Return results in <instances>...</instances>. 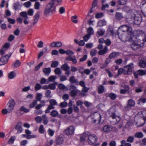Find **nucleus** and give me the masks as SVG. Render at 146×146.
Here are the masks:
<instances>
[{"mask_svg":"<svg viewBox=\"0 0 146 146\" xmlns=\"http://www.w3.org/2000/svg\"><path fill=\"white\" fill-rule=\"evenodd\" d=\"M70 82L71 83H78V81L76 79L74 76H71L69 79Z\"/></svg>","mask_w":146,"mask_h":146,"instance_id":"26","label":"nucleus"},{"mask_svg":"<svg viewBox=\"0 0 146 146\" xmlns=\"http://www.w3.org/2000/svg\"><path fill=\"white\" fill-rule=\"evenodd\" d=\"M104 88L103 86L101 85L98 88V91L99 94H101L104 92Z\"/></svg>","mask_w":146,"mask_h":146,"instance_id":"32","label":"nucleus"},{"mask_svg":"<svg viewBox=\"0 0 146 146\" xmlns=\"http://www.w3.org/2000/svg\"><path fill=\"white\" fill-rule=\"evenodd\" d=\"M56 143L58 145H60L64 141V139L62 137L59 136L56 139Z\"/></svg>","mask_w":146,"mask_h":146,"instance_id":"20","label":"nucleus"},{"mask_svg":"<svg viewBox=\"0 0 146 146\" xmlns=\"http://www.w3.org/2000/svg\"><path fill=\"white\" fill-rule=\"evenodd\" d=\"M72 88H73V90L71 91L70 95L72 97H74L76 96L77 94V92L76 90L75 89L76 88L75 86L71 85L70 86V90H71Z\"/></svg>","mask_w":146,"mask_h":146,"instance_id":"14","label":"nucleus"},{"mask_svg":"<svg viewBox=\"0 0 146 146\" xmlns=\"http://www.w3.org/2000/svg\"><path fill=\"white\" fill-rule=\"evenodd\" d=\"M134 140V137L133 136H130L128 137L126 141L128 142L132 143L133 142Z\"/></svg>","mask_w":146,"mask_h":146,"instance_id":"52","label":"nucleus"},{"mask_svg":"<svg viewBox=\"0 0 146 146\" xmlns=\"http://www.w3.org/2000/svg\"><path fill=\"white\" fill-rule=\"evenodd\" d=\"M16 139L15 137H12L9 140L8 143L10 144H12Z\"/></svg>","mask_w":146,"mask_h":146,"instance_id":"51","label":"nucleus"},{"mask_svg":"<svg viewBox=\"0 0 146 146\" xmlns=\"http://www.w3.org/2000/svg\"><path fill=\"white\" fill-rule=\"evenodd\" d=\"M137 73L139 75L143 76L146 75V71L143 70H139L137 71Z\"/></svg>","mask_w":146,"mask_h":146,"instance_id":"42","label":"nucleus"},{"mask_svg":"<svg viewBox=\"0 0 146 146\" xmlns=\"http://www.w3.org/2000/svg\"><path fill=\"white\" fill-rule=\"evenodd\" d=\"M50 104L54 106L57 105V102L54 99H51L49 101Z\"/></svg>","mask_w":146,"mask_h":146,"instance_id":"62","label":"nucleus"},{"mask_svg":"<svg viewBox=\"0 0 146 146\" xmlns=\"http://www.w3.org/2000/svg\"><path fill=\"white\" fill-rule=\"evenodd\" d=\"M98 140L97 137L95 134L90 133L87 141L90 145L96 146L100 144L99 143H97Z\"/></svg>","mask_w":146,"mask_h":146,"instance_id":"3","label":"nucleus"},{"mask_svg":"<svg viewBox=\"0 0 146 146\" xmlns=\"http://www.w3.org/2000/svg\"><path fill=\"white\" fill-rule=\"evenodd\" d=\"M78 17L76 15H74L72 17L71 20L72 22L75 23H78V21L76 20Z\"/></svg>","mask_w":146,"mask_h":146,"instance_id":"50","label":"nucleus"},{"mask_svg":"<svg viewBox=\"0 0 146 146\" xmlns=\"http://www.w3.org/2000/svg\"><path fill=\"white\" fill-rule=\"evenodd\" d=\"M20 110L24 112L27 113L29 111V110L26 108L24 106H22L20 108Z\"/></svg>","mask_w":146,"mask_h":146,"instance_id":"40","label":"nucleus"},{"mask_svg":"<svg viewBox=\"0 0 146 146\" xmlns=\"http://www.w3.org/2000/svg\"><path fill=\"white\" fill-rule=\"evenodd\" d=\"M60 76V80L61 82H63L66 80L67 79V78L65 76L62 75Z\"/></svg>","mask_w":146,"mask_h":146,"instance_id":"56","label":"nucleus"},{"mask_svg":"<svg viewBox=\"0 0 146 146\" xmlns=\"http://www.w3.org/2000/svg\"><path fill=\"white\" fill-rule=\"evenodd\" d=\"M66 54L67 55L70 56L74 54L73 51L70 50H68L66 51Z\"/></svg>","mask_w":146,"mask_h":146,"instance_id":"59","label":"nucleus"},{"mask_svg":"<svg viewBox=\"0 0 146 146\" xmlns=\"http://www.w3.org/2000/svg\"><path fill=\"white\" fill-rule=\"evenodd\" d=\"M135 104V102L132 99L129 100L127 102V106L125 107V110H128L129 108L133 107Z\"/></svg>","mask_w":146,"mask_h":146,"instance_id":"10","label":"nucleus"},{"mask_svg":"<svg viewBox=\"0 0 146 146\" xmlns=\"http://www.w3.org/2000/svg\"><path fill=\"white\" fill-rule=\"evenodd\" d=\"M106 25V22L104 20H100L98 23L97 26L99 27H102Z\"/></svg>","mask_w":146,"mask_h":146,"instance_id":"23","label":"nucleus"},{"mask_svg":"<svg viewBox=\"0 0 146 146\" xmlns=\"http://www.w3.org/2000/svg\"><path fill=\"white\" fill-rule=\"evenodd\" d=\"M66 60L67 61H72L74 64H75L77 62L75 56H69L66 58Z\"/></svg>","mask_w":146,"mask_h":146,"instance_id":"16","label":"nucleus"},{"mask_svg":"<svg viewBox=\"0 0 146 146\" xmlns=\"http://www.w3.org/2000/svg\"><path fill=\"white\" fill-rule=\"evenodd\" d=\"M57 78V77L55 76H51L49 77L48 79V83L50 82H53Z\"/></svg>","mask_w":146,"mask_h":146,"instance_id":"30","label":"nucleus"},{"mask_svg":"<svg viewBox=\"0 0 146 146\" xmlns=\"http://www.w3.org/2000/svg\"><path fill=\"white\" fill-rule=\"evenodd\" d=\"M16 75V73L14 71L11 72L9 73L8 75L9 78L11 79H13L15 76Z\"/></svg>","mask_w":146,"mask_h":146,"instance_id":"28","label":"nucleus"},{"mask_svg":"<svg viewBox=\"0 0 146 146\" xmlns=\"http://www.w3.org/2000/svg\"><path fill=\"white\" fill-rule=\"evenodd\" d=\"M21 64V62L19 60H17L15 63L14 64V66L15 68H17L19 67Z\"/></svg>","mask_w":146,"mask_h":146,"instance_id":"58","label":"nucleus"},{"mask_svg":"<svg viewBox=\"0 0 146 146\" xmlns=\"http://www.w3.org/2000/svg\"><path fill=\"white\" fill-rule=\"evenodd\" d=\"M22 124V123L21 122H19L15 126V129L18 130L17 133H21L23 130V129L21 127Z\"/></svg>","mask_w":146,"mask_h":146,"instance_id":"13","label":"nucleus"},{"mask_svg":"<svg viewBox=\"0 0 146 146\" xmlns=\"http://www.w3.org/2000/svg\"><path fill=\"white\" fill-rule=\"evenodd\" d=\"M47 132L48 135L50 136H52L54 134L55 131L49 128L48 129Z\"/></svg>","mask_w":146,"mask_h":146,"instance_id":"43","label":"nucleus"},{"mask_svg":"<svg viewBox=\"0 0 146 146\" xmlns=\"http://www.w3.org/2000/svg\"><path fill=\"white\" fill-rule=\"evenodd\" d=\"M90 88H87L85 86L83 87L82 90V92L81 93V96H84L86 95V93L88 92Z\"/></svg>","mask_w":146,"mask_h":146,"instance_id":"19","label":"nucleus"},{"mask_svg":"<svg viewBox=\"0 0 146 146\" xmlns=\"http://www.w3.org/2000/svg\"><path fill=\"white\" fill-rule=\"evenodd\" d=\"M139 65L140 67L144 68L146 67V60L145 59H141L139 62Z\"/></svg>","mask_w":146,"mask_h":146,"instance_id":"17","label":"nucleus"},{"mask_svg":"<svg viewBox=\"0 0 146 146\" xmlns=\"http://www.w3.org/2000/svg\"><path fill=\"white\" fill-rule=\"evenodd\" d=\"M61 68V70L66 71L70 70V67L67 63H65L62 65Z\"/></svg>","mask_w":146,"mask_h":146,"instance_id":"21","label":"nucleus"},{"mask_svg":"<svg viewBox=\"0 0 146 146\" xmlns=\"http://www.w3.org/2000/svg\"><path fill=\"white\" fill-rule=\"evenodd\" d=\"M58 112L55 110L52 111L50 113L51 116L53 117H56L58 115Z\"/></svg>","mask_w":146,"mask_h":146,"instance_id":"44","label":"nucleus"},{"mask_svg":"<svg viewBox=\"0 0 146 146\" xmlns=\"http://www.w3.org/2000/svg\"><path fill=\"white\" fill-rule=\"evenodd\" d=\"M9 57L7 55H5L1 57L0 59V66L4 65L6 63L8 60Z\"/></svg>","mask_w":146,"mask_h":146,"instance_id":"11","label":"nucleus"},{"mask_svg":"<svg viewBox=\"0 0 146 146\" xmlns=\"http://www.w3.org/2000/svg\"><path fill=\"white\" fill-rule=\"evenodd\" d=\"M141 19L140 15H135L134 17L135 24L137 25H139L141 21Z\"/></svg>","mask_w":146,"mask_h":146,"instance_id":"9","label":"nucleus"},{"mask_svg":"<svg viewBox=\"0 0 146 146\" xmlns=\"http://www.w3.org/2000/svg\"><path fill=\"white\" fill-rule=\"evenodd\" d=\"M146 102V98H140L137 101V103L138 104H140L141 103H145Z\"/></svg>","mask_w":146,"mask_h":146,"instance_id":"35","label":"nucleus"},{"mask_svg":"<svg viewBox=\"0 0 146 146\" xmlns=\"http://www.w3.org/2000/svg\"><path fill=\"white\" fill-rule=\"evenodd\" d=\"M142 117L144 120H146V110H143L141 112Z\"/></svg>","mask_w":146,"mask_h":146,"instance_id":"63","label":"nucleus"},{"mask_svg":"<svg viewBox=\"0 0 146 146\" xmlns=\"http://www.w3.org/2000/svg\"><path fill=\"white\" fill-rule=\"evenodd\" d=\"M56 11V7L54 3L51 1L46 6L44 11V14L45 15H49L50 13H53Z\"/></svg>","mask_w":146,"mask_h":146,"instance_id":"2","label":"nucleus"},{"mask_svg":"<svg viewBox=\"0 0 146 146\" xmlns=\"http://www.w3.org/2000/svg\"><path fill=\"white\" fill-rule=\"evenodd\" d=\"M115 107H112L110 108L108 110L109 114L112 118L115 117Z\"/></svg>","mask_w":146,"mask_h":146,"instance_id":"12","label":"nucleus"},{"mask_svg":"<svg viewBox=\"0 0 146 146\" xmlns=\"http://www.w3.org/2000/svg\"><path fill=\"white\" fill-rule=\"evenodd\" d=\"M121 143L122 144H123L124 146H131V144L126 143V141L125 140H123L121 141Z\"/></svg>","mask_w":146,"mask_h":146,"instance_id":"61","label":"nucleus"},{"mask_svg":"<svg viewBox=\"0 0 146 146\" xmlns=\"http://www.w3.org/2000/svg\"><path fill=\"white\" fill-rule=\"evenodd\" d=\"M116 18L118 20H120L123 18V16L122 14L119 12L116 13L115 15Z\"/></svg>","mask_w":146,"mask_h":146,"instance_id":"36","label":"nucleus"},{"mask_svg":"<svg viewBox=\"0 0 146 146\" xmlns=\"http://www.w3.org/2000/svg\"><path fill=\"white\" fill-rule=\"evenodd\" d=\"M49 89L53 90L55 89L56 86L54 84H51L48 85Z\"/></svg>","mask_w":146,"mask_h":146,"instance_id":"60","label":"nucleus"},{"mask_svg":"<svg viewBox=\"0 0 146 146\" xmlns=\"http://www.w3.org/2000/svg\"><path fill=\"white\" fill-rule=\"evenodd\" d=\"M90 133L88 131H86L83 133L82 135H81L80 137L81 140L82 141H84L85 140L87 137H88V138Z\"/></svg>","mask_w":146,"mask_h":146,"instance_id":"15","label":"nucleus"},{"mask_svg":"<svg viewBox=\"0 0 146 146\" xmlns=\"http://www.w3.org/2000/svg\"><path fill=\"white\" fill-rule=\"evenodd\" d=\"M54 72L58 76H60L62 74V72L60 70V68H57L54 70Z\"/></svg>","mask_w":146,"mask_h":146,"instance_id":"41","label":"nucleus"},{"mask_svg":"<svg viewBox=\"0 0 146 146\" xmlns=\"http://www.w3.org/2000/svg\"><path fill=\"white\" fill-rule=\"evenodd\" d=\"M97 50L95 49L92 50L90 52V55L92 56H95L97 53Z\"/></svg>","mask_w":146,"mask_h":146,"instance_id":"54","label":"nucleus"},{"mask_svg":"<svg viewBox=\"0 0 146 146\" xmlns=\"http://www.w3.org/2000/svg\"><path fill=\"white\" fill-rule=\"evenodd\" d=\"M40 83L41 84H47L48 83V80H47L44 78H42L40 80Z\"/></svg>","mask_w":146,"mask_h":146,"instance_id":"57","label":"nucleus"},{"mask_svg":"<svg viewBox=\"0 0 146 146\" xmlns=\"http://www.w3.org/2000/svg\"><path fill=\"white\" fill-rule=\"evenodd\" d=\"M37 100H34L33 101L32 103L29 104V107L30 108H33L37 104Z\"/></svg>","mask_w":146,"mask_h":146,"instance_id":"48","label":"nucleus"},{"mask_svg":"<svg viewBox=\"0 0 146 146\" xmlns=\"http://www.w3.org/2000/svg\"><path fill=\"white\" fill-rule=\"evenodd\" d=\"M35 119L36 122L38 123H40L42 120V117L39 116L36 117Z\"/></svg>","mask_w":146,"mask_h":146,"instance_id":"49","label":"nucleus"},{"mask_svg":"<svg viewBox=\"0 0 146 146\" xmlns=\"http://www.w3.org/2000/svg\"><path fill=\"white\" fill-rule=\"evenodd\" d=\"M91 117L92 119H94V123H96L97 121H98V123H99L101 121V116L98 113L95 112L92 113Z\"/></svg>","mask_w":146,"mask_h":146,"instance_id":"4","label":"nucleus"},{"mask_svg":"<svg viewBox=\"0 0 146 146\" xmlns=\"http://www.w3.org/2000/svg\"><path fill=\"white\" fill-rule=\"evenodd\" d=\"M41 88V85L38 83H37L35 87V90L37 91L40 90Z\"/></svg>","mask_w":146,"mask_h":146,"instance_id":"64","label":"nucleus"},{"mask_svg":"<svg viewBox=\"0 0 146 146\" xmlns=\"http://www.w3.org/2000/svg\"><path fill=\"white\" fill-rule=\"evenodd\" d=\"M135 137L138 138H142L143 136V133L141 132H138L136 133L134 135Z\"/></svg>","mask_w":146,"mask_h":146,"instance_id":"31","label":"nucleus"},{"mask_svg":"<svg viewBox=\"0 0 146 146\" xmlns=\"http://www.w3.org/2000/svg\"><path fill=\"white\" fill-rule=\"evenodd\" d=\"M34 22L33 23V25H35L38 21L39 18V12H37L34 17Z\"/></svg>","mask_w":146,"mask_h":146,"instance_id":"24","label":"nucleus"},{"mask_svg":"<svg viewBox=\"0 0 146 146\" xmlns=\"http://www.w3.org/2000/svg\"><path fill=\"white\" fill-rule=\"evenodd\" d=\"M140 7L142 9H146V1H142L141 3Z\"/></svg>","mask_w":146,"mask_h":146,"instance_id":"33","label":"nucleus"},{"mask_svg":"<svg viewBox=\"0 0 146 146\" xmlns=\"http://www.w3.org/2000/svg\"><path fill=\"white\" fill-rule=\"evenodd\" d=\"M87 34L90 36L93 35L94 33V30L93 28L91 27H90L87 29Z\"/></svg>","mask_w":146,"mask_h":146,"instance_id":"25","label":"nucleus"},{"mask_svg":"<svg viewBox=\"0 0 146 146\" xmlns=\"http://www.w3.org/2000/svg\"><path fill=\"white\" fill-rule=\"evenodd\" d=\"M105 32V31L104 29H98L97 31V33L100 36L103 35Z\"/></svg>","mask_w":146,"mask_h":146,"instance_id":"34","label":"nucleus"},{"mask_svg":"<svg viewBox=\"0 0 146 146\" xmlns=\"http://www.w3.org/2000/svg\"><path fill=\"white\" fill-rule=\"evenodd\" d=\"M40 4L38 2H36L34 5V8L35 9L38 10L40 9Z\"/></svg>","mask_w":146,"mask_h":146,"instance_id":"53","label":"nucleus"},{"mask_svg":"<svg viewBox=\"0 0 146 146\" xmlns=\"http://www.w3.org/2000/svg\"><path fill=\"white\" fill-rule=\"evenodd\" d=\"M119 55L118 53L116 52H113L110 54L109 56V58L112 59V58L117 57Z\"/></svg>","mask_w":146,"mask_h":146,"instance_id":"29","label":"nucleus"},{"mask_svg":"<svg viewBox=\"0 0 146 146\" xmlns=\"http://www.w3.org/2000/svg\"><path fill=\"white\" fill-rule=\"evenodd\" d=\"M42 70L46 75L48 76L51 72V70L50 67L45 68H43Z\"/></svg>","mask_w":146,"mask_h":146,"instance_id":"22","label":"nucleus"},{"mask_svg":"<svg viewBox=\"0 0 146 146\" xmlns=\"http://www.w3.org/2000/svg\"><path fill=\"white\" fill-rule=\"evenodd\" d=\"M13 6L15 10H18L19 6V2H17L14 3L13 4Z\"/></svg>","mask_w":146,"mask_h":146,"instance_id":"46","label":"nucleus"},{"mask_svg":"<svg viewBox=\"0 0 146 146\" xmlns=\"http://www.w3.org/2000/svg\"><path fill=\"white\" fill-rule=\"evenodd\" d=\"M113 127L110 125H106L103 128V131L107 133H110L113 130Z\"/></svg>","mask_w":146,"mask_h":146,"instance_id":"8","label":"nucleus"},{"mask_svg":"<svg viewBox=\"0 0 146 146\" xmlns=\"http://www.w3.org/2000/svg\"><path fill=\"white\" fill-rule=\"evenodd\" d=\"M38 131L39 133L41 134H43L44 133V126L42 125H40Z\"/></svg>","mask_w":146,"mask_h":146,"instance_id":"45","label":"nucleus"},{"mask_svg":"<svg viewBox=\"0 0 146 146\" xmlns=\"http://www.w3.org/2000/svg\"><path fill=\"white\" fill-rule=\"evenodd\" d=\"M42 94L41 93H38L36 94V99L37 101H40L41 99L42 98Z\"/></svg>","mask_w":146,"mask_h":146,"instance_id":"39","label":"nucleus"},{"mask_svg":"<svg viewBox=\"0 0 146 146\" xmlns=\"http://www.w3.org/2000/svg\"><path fill=\"white\" fill-rule=\"evenodd\" d=\"M133 64L131 63L124 68L125 72H124L123 74H131L133 68Z\"/></svg>","mask_w":146,"mask_h":146,"instance_id":"5","label":"nucleus"},{"mask_svg":"<svg viewBox=\"0 0 146 146\" xmlns=\"http://www.w3.org/2000/svg\"><path fill=\"white\" fill-rule=\"evenodd\" d=\"M43 123L44 125H46L48 123V120L46 115H44L42 116Z\"/></svg>","mask_w":146,"mask_h":146,"instance_id":"27","label":"nucleus"},{"mask_svg":"<svg viewBox=\"0 0 146 146\" xmlns=\"http://www.w3.org/2000/svg\"><path fill=\"white\" fill-rule=\"evenodd\" d=\"M20 15L23 17L24 19H27L28 17L27 13L25 12H23L20 13Z\"/></svg>","mask_w":146,"mask_h":146,"instance_id":"37","label":"nucleus"},{"mask_svg":"<svg viewBox=\"0 0 146 146\" xmlns=\"http://www.w3.org/2000/svg\"><path fill=\"white\" fill-rule=\"evenodd\" d=\"M59 64L58 62L57 61H52L51 65L52 67H56L58 66Z\"/></svg>","mask_w":146,"mask_h":146,"instance_id":"47","label":"nucleus"},{"mask_svg":"<svg viewBox=\"0 0 146 146\" xmlns=\"http://www.w3.org/2000/svg\"><path fill=\"white\" fill-rule=\"evenodd\" d=\"M15 105V103L14 100L12 99H11L7 104V108L9 110V112H11L13 110L14 106Z\"/></svg>","mask_w":146,"mask_h":146,"instance_id":"6","label":"nucleus"},{"mask_svg":"<svg viewBox=\"0 0 146 146\" xmlns=\"http://www.w3.org/2000/svg\"><path fill=\"white\" fill-rule=\"evenodd\" d=\"M117 33L118 37L121 40L125 41L127 39L131 42V47L133 50H137L143 46L146 42V36L141 42L140 39L138 40L137 37L133 35L132 28L129 25L121 26L118 29Z\"/></svg>","mask_w":146,"mask_h":146,"instance_id":"1","label":"nucleus"},{"mask_svg":"<svg viewBox=\"0 0 146 146\" xmlns=\"http://www.w3.org/2000/svg\"><path fill=\"white\" fill-rule=\"evenodd\" d=\"M108 51V49L107 47L106 46L103 49L99 50L98 52V54L100 55H103L107 53Z\"/></svg>","mask_w":146,"mask_h":146,"instance_id":"18","label":"nucleus"},{"mask_svg":"<svg viewBox=\"0 0 146 146\" xmlns=\"http://www.w3.org/2000/svg\"><path fill=\"white\" fill-rule=\"evenodd\" d=\"M114 122L115 123H117L121 119L120 117L118 116H115V117L114 118H112Z\"/></svg>","mask_w":146,"mask_h":146,"instance_id":"38","label":"nucleus"},{"mask_svg":"<svg viewBox=\"0 0 146 146\" xmlns=\"http://www.w3.org/2000/svg\"><path fill=\"white\" fill-rule=\"evenodd\" d=\"M51 91L49 90H46L45 92V96L47 98H51Z\"/></svg>","mask_w":146,"mask_h":146,"instance_id":"55","label":"nucleus"},{"mask_svg":"<svg viewBox=\"0 0 146 146\" xmlns=\"http://www.w3.org/2000/svg\"><path fill=\"white\" fill-rule=\"evenodd\" d=\"M75 130L74 127L70 126L68 127L66 129L64 130V133L67 135H70L74 133Z\"/></svg>","mask_w":146,"mask_h":146,"instance_id":"7","label":"nucleus"}]
</instances>
